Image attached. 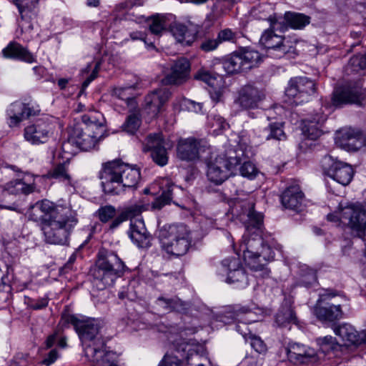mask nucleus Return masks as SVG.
<instances>
[{"instance_id":"c9c22d12","label":"nucleus","mask_w":366,"mask_h":366,"mask_svg":"<svg viewBox=\"0 0 366 366\" xmlns=\"http://www.w3.org/2000/svg\"><path fill=\"white\" fill-rule=\"evenodd\" d=\"M297 322V318L291 305L283 304L276 314L275 323L279 327H286L290 324H296Z\"/></svg>"},{"instance_id":"473e14b6","label":"nucleus","mask_w":366,"mask_h":366,"mask_svg":"<svg viewBox=\"0 0 366 366\" xmlns=\"http://www.w3.org/2000/svg\"><path fill=\"white\" fill-rule=\"evenodd\" d=\"M137 88V85L114 87L112 90V95L121 100L125 101L130 112H136L138 106L134 91Z\"/></svg>"},{"instance_id":"f8f14e48","label":"nucleus","mask_w":366,"mask_h":366,"mask_svg":"<svg viewBox=\"0 0 366 366\" xmlns=\"http://www.w3.org/2000/svg\"><path fill=\"white\" fill-rule=\"evenodd\" d=\"M65 321L74 327L81 342L94 340L99 332V323L95 319L79 318L69 315L65 317Z\"/></svg>"},{"instance_id":"a211bd4d","label":"nucleus","mask_w":366,"mask_h":366,"mask_svg":"<svg viewBox=\"0 0 366 366\" xmlns=\"http://www.w3.org/2000/svg\"><path fill=\"white\" fill-rule=\"evenodd\" d=\"M190 70L189 61L184 57L178 58L172 61L162 81L165 84L181 85L189 79Z\"/></svg>"},{"instance_id":"bf43d9fd","label":"nucleus","mask_w":366,"mask_h":366,"mask_svg":"<svg viewBox=\"0 0 366 366\" xmlns=\"http://www.w3.org/2000/svg\"><path fill=\"white\" fill-rule=\"evenodd\" d=\"M219 45L217 39L205 38L199 45V48L204 52H209L215 50Z\"/></svg>"},{"instance_id":"4c0bfd02","label":"nucleus","mask_w":366,"mask_h":366,"mask_svg":"<svg viewBox=\"0 0 366 366\" xmlns=\"http://www.w3.org/2000/svg\"><path fill=\"white\" fill-rule=\"evenodd\" d=\"M34 182L28 183L24 179L11 180L4 186V190L12 194H29L34 191Z\"/></svg>"},{"instance_id":"58836bf2","label":"nucleus","mask_w":366,"mask_h":366,"mask_svg":"<svg viewBox=\"0 0 366 366\" xmlns=\"http://www.w3.org/2000/svg\"><path fill=\"white\" fill-rule=\"evenodd\" d=\"M314 313L321 320L334 321L342 317V312L340 305L321 307L316 305Z\"/></svg>"},{"instance_id":"5fc2aeb1","label":"nucleus","mask_w":366,"mask_h":366,"mask_svg":"<svg viewBox=\"0 0 366 366\" xmlns=\"http://www.w3.org/2000/svg\"><path fill=\"white\" fill-rule=\"evenodd\" d=\"M238 34L230 29H224L219 31L217 39L219 44L224 41L235 43Z\"/></svg>"},{"instance_id":"6e6d98bb","label":"nucleus","mask_w":366,"mask_h":366,"mask_svg":"<svg viewBox=\"0 0 366 366\" xmlns=\"http://www.w3.org/2000/svg\"><path fill=\"white\" fill-rule=\"evenodd\" d=\"M239 172L242 177L252 179L257 176L258 171L252 162H246L240 167Z\"/></svg>"},{"instance_id":"774afa93","label":"nucleus","mask_w":366,"mask_h":366,"mask_svg":"<svg viewBox=\"0 0 366 366\" xmlns=\"http://www.w3.org/2000/svg\"><path fill=\"white\" fill-rule=\"evenodd\" d=\"M48 305V300L46 298H42L41 300H39L35 302L34 305H32V307L34 310H39L45 307Z\"/></svg>"},{"instance_id":"5701e85b","label":"nucleus","mask_w":366,"mask_h":366,"mask_svg":"<svg viewBox=\"0 0 366 366\" xmlns=\"http://www.w3.org/2000/svg\"><path fill=\"white\" fill-rule=\"evenodd\" d=\"M264 98V94L262 90L247 84L240 89L234 102L244 109H250L257 108Z\"/></svg>"},{"instance_id":"f257e3e1","label":"nucleus","mask_w":366,"mask_h":366,"mask_svg":"<svg viewBox=\"0 0 366 366\" xmlns=\"http://www.w3.org/2000/svg\"><path fill=\"white\" fill-rule=\"evenodd\" d=\"M254 200L248 197L245 199H236L230 206V212L233 216L239 217L244 222L246 232L242 237L240 245L246 264L254 271H262L268 275L269 271L265 268L266 262L274 259V252L269 246H262L260 253L254 252V243L262 244L260 238L263 225V215L254 209Z\"/></svg>"},{"instance_id":"69168bd1","label":"nucleus","mask_w":366,"mask_h":366,"mask_svg":"<svg viewBox=\"0 0 366 366\" xmlns=\"http://www.w3.org/2000/svg\"><path fill=\"white\" fill-rule=\"evenodd\" d=\"M99 64L97 63L92 73L90 76L83 82L82 87L86 88L88 85L97 77V74L99 70Z\"/></svg>"},{"instance_id":"de8ad7c7","label":"nucleus","mask_w":366,"mask_h":366,"mask_svg":"<svg viewBox=\"0 0 366 366\" xmlns=\"http://www.w3.org/2000/svg\"><path fill=\"white\" fill-rule=\"evenodd\" d=\"M221 268L222 272H226L227 277L229 274L242 268L241 259L237 257L225 258L222 261Z\"/></svg>"},{"instance_id":"603ef678","label":"nucleus","mask_w":366,"mask_h":366,"mask_svg":"<svg viewBox=\"0 0 366 366\" xmlns=\"http://www.w3.org/2000/svg\"><path fill=\"white\" fill-rule=\"evenodd\" d=\"M116 213L115 207L112 205L101 207L96 212L98 218L103 223L112 220L116 216Z\"/></svg>"},{"instance_id":"8fccbe9b","label":"nucleus","mask_w":366,"mask_h":366,"mask_svg":"<svg viewBox=\"0 0 366 366\" xmlns=\"http://www.w3.org/2000/svg\"><path fill=\"white\" fill-rule=\"evenodd\" d=\"M146 209L144 204L138 203L124 207L122 213L127 220L130 219L131 222L132 220L138 219V217H139L142 212L146 210Z\"/></svg>"},{"instance_id":"864d4df0","label":"nucleus","mask_w":366,"mask_h":366,"mask_svg":"<svg viewBox=\"0 0 366 366\" xmlns=\"http://www.w3.org/2000/svg\"><path fill=\"white\" fill-rule=\"evenodd\" d=\"M225 281L229 284L240 282L243 285H247V277L244 268L242 267L229 274V276L227 277Z\"/></svg>"},{"instance_id":"e2e57ef3","label":"nucleus","mask_w":366,"mask_h":366,"mask_svg":"<svg viewBox=\"0 0 366 366\" xmlns=\"http://www.w3.org/2000/svg\"><path fill=\"white\" fill-rule=\"evenodd\" d=\"M212 127H216V129L224 130L229 127V124L223 117L220 116H214L213 118Z\"/></svg>"},{"instance_id":"6e6552de","label":"nucleus","mask_w":366,"mask_h":366,"mask_svg":"<svg viewBox=\"0 0 366 366\" xmlns=\"http://www.w3.org/2000/svg\"><path fill=\"white\" fill-rule=\"evenodd\" d=\"M366 98V90L360 81L350 82L335 89L332 104L336 107L344 104L362 105Z\"/></svg>"},{"instance_id":"2eb2a0df","label":"nucleus","mask_w":366,"mask_h":366,"mask_svg":"<svg viewBox=\"0 0 366 366\" xmlns=\"http://www.w3.org/2000/svg\"><path fill=\"white\" fill-rule=\"evenodd\" d=\"M101 137L84 130V127L80 124H74L71 129L67 142L63 144L65 147L67 144H75L83 151L91 150L97 146Z\"/></svg>"},{"instance_id":"393cba45","label":"nucleus","mask_w":366,"mask_h":366,"mask_svg":"<svg viewBox=\"0 0 366 366\" xmlns=\"http://www.w3.org/2000/svg\"><path fill=\"white\" fill-rule=\"evenodd\" d=\"M327 119L322 109L315 111L302 120V132L309 139H316L322 134L321 127Z\"/></svg>"},{"instance_id":"c03bdc74","label":"nucleus","mask_w":366,"mask_h":366,"mask_svg":"<svg viewBox=\"0 0 366 366\" xmlns=\"http://www.w3.org/2000/svg\"><path fill=\"white\" fill-rule=\"evenodd\" d=\"M283 123L274 122L269 124L263 131V134L266 140L282 141L286 139V134L283 130Z\"/></svg>"},{"instance_id":"412c9836","label":"nucleus","mask_w":366,"mask_h":366,"mask_svg":"<svg viewBox=\"0 0 366 366\" xmlns=\"http://www.w3.org/2000/svg\"><path fill=\"white\" fill-rule=\"evenodd\" d=\"M285 350L288 360L295 365L314 363L319 359L317 351L308 345H288Z\"/></svg>"},{"instance_id":"bb28decb","label":"nucleus","mask_w":366,"mask_h":366,"mask_svg":"<svg viewBox=\"0 0 366 366\" xmlns=\"http://www.w3.org/2000/svg\"><path fill=\"white\" fill-rule=\"evenodd\" d=\"M129 236L139 247L147 248L151 246L152 237L147 232L142 218L131 221Z\"/></svg>"},{"instance_id":"4468645a","label":"nucleus","mask_w":366,"mask_h":366,"mask_svg":"<svg viewBox=\"0 0 366 366\" xmlns=\"http://www.w3.org/2000/svg\"><path fill=\"white\" fill-rule=\"evenodd\" d=\"M106 345H85L84 352L92 366H119L116 352L107 350Z\"/></svg>"},{"instance_id":"dca6fc26","label":"nucleus","mask_w":366,"mask_h":366,"mask_svg":"<svg viewBox=\"0 0 366 366\" xmlns=\"http://www.w3.org/2000/svg\"><path fill=\"white\" fill-rule=\"evenodd\" d=\"M337 143L347 152H357L366 147V134L354 128H345L339 132Z\"/></svg>"},{"instance_id":"7c9ffc66","label":"nucleus","mask_w":366,"mask_h":366,"mask_svg":"<svg viewBox=\"0 0 366 366\" xmlns=\"http://www.w3.org/2000/svg\"><path fill=\"white\" fill-rule=\"evenodd\" d=\"M334 331L342 341L348 342V343H366V330L359 333L350 324L340 325Z\"/></svg>"},{"instance_id":"13d9d810","label":"nucleus","mask_w":366,"mask_h":366,"mask_svg":"<svg viewBox=\"0 0 366 366\" xmlns=\"http://www.w3.org/2000/svg\"><path fill=\"white\" fill-rule=\"evenodd\" d=\"M194 79L202 81L209 86H212L216 79L208 71L201 69L194 75Z\"/></svg>"},{"instance_id":"2f4dec72","label":"nucleus","mask_w":366,"mask_h":366,"mask_svg":"<svg viewBox=\"0 0 366 366\" xmlns=\"http://www.w3.org/2000/svg\"><path fill=\"white\" fill-rule=\"evenodd\" d=\"M161 238L189 240L191 242L190 232L187 227L183 224H177L164 226L160 231Z\"/></svg>"},{"instance_id":"aec40b11","label":"nucleus","mask_w":366,"mask_h":366,"mask_svg":"<svg viewBox=\"0 0 366 366\" xmlns=\"http://www.w3.org/2000/svg\"><path fill=\"white\" fill-rule=\"evenodd\" d=\"M40 109L38 105L32 102L27 104L16 102L12 103L6 111L10 127H15L24 119H28L39 114Z\"/></svg>"},{"instance_id":"20e7f679","label":"nucleus","mask_w":366,"mask_h":366,"mask_svg":"<svg viewBox=\"0 0 366 366\" xmlns=\"http://www.w3.org/2000/svg\"><path fill=\"white\" fill-rule=\"evenodd\" d=\"M126 266L124 262L113 251L101 248L97 254L95 267L92 271L94 283L102 290L111 286L121 277Z\"/></svg>"},{"instance_id":"37998d69","label":"nucleus","mask_w":366,"mask_h":366,"mask_svg":"<svg viewBox=\"0 0 366 366\" xmlns=\"http://www.w3.org/2000/svg\"><path fill=\"white\" fill-rule=\"evenodd\" d=\"M285 19L295 29H302L310 23V17L301 13L287 12L285 15Z\"/></svg>"},{"instance_id":"4d7b16f0","label":"nucleus","mask_w":366,"mask_h":366,"mask_svg":"<svg viewBox=\"0 0 366 366\" xmlns=\"http://www.w3.org/2000/svg\"><path fill=\"white\" fill-rule=\"evenodd\" d=\"M305 274H302L301 283L305 287H310L317 281L316 272L307 267H305Z\"/></svg>"},{"instance_id":"a18cd8bd","label":"nucleus","mask_w":366,"mask_h":366,"mask_svg":"<svg viewBox=\"0 0 366 366\" xmlns=\"http://www.w3.org/2000/svg\"><path fill=\"white\" fill-rule=\"evenodd\" d=\"M175 188L177 187L173 183H168L162 194L152 202V207L154 209H161L165 205L169 204L172 199L173 191Z\"/></svg>"},{"instance_id":"b1692460","label":"nucleus","mask_w":366,"mask_h":366,"mask_svg":"<svg viewBox=\"0 0 366 366\" xmlns=\"http://www.w3.org/2000/svg\"><path fill=\"white\" fill-rule=\"evenodd\" d=\"M203 151L204 146L202 144V142L192 137L180 139L177 144V156L184 161L198 159Z\"/></svg>"},{"instance_id":"39448f33","label":"nucleus","mask_w":366,"mask_h":366,"mask_svg":"<svg viewBox=\"0 0 366 366\" xmlns=\"http://www.w3.org/2000/svg\"><path fill=\"white\" fill-rule=\"evenodd\" d=\"M263 312L261 309L257 308V311H253L246 307H239L237 310H228L224 312V315L219 317V321L223 324H229L233 321L244 322V324L242 326L236 325V330L239 332L244 338L245 341H254L261 342L260 337L252 334L246 326L247 324L255 322L259 320L262 317Z\"/></svg>"},{"instance_id":"ea45409f","label":"nucleus","mask_w":366,"mask_h":366,"mask_svg":"<svg viewBox=\"0 0 366 366\" xmlns=\"http://www.w3.org/2000/svg\"><path fill=\"white\" fill-rule=\"evenodd\" d=\"M157 303L165 310L178 312H184L189 307L187 302L181 300L177 297L172 298L159 297L157 300Z\"/></svg>"},{"instance_id":"0e129e2a","label":"nucleus","mask_w":366,"mask_h":366,"mask_svg":"<svg viewBox=\"0 0 366 366\" xmlns=\"http://www.w3.org/2000/svg\"><path fill=\"white\" fill-rule=\"evenodd\" d=\"M114 219L112 221L109 225L110 229H114L117 228L123 222L127 221L122 212L117 217H114Z\"/></svg>"},{"instance_id":"72a5a7b5","label":"nucleus","mask_w":366,"mask_h":366,"mask_svg":"<svg viewBox=\"0 0 366 366\" xmlns=\"http://www.w3.org/2000/svg\"><path fill=\"white\" fill-rule=\"evenodd\" d=\"M162 247L168 254L174 256H182L184 255L189 250L191 242L189 240H177L162 238Z\"/></svg>"},{"instance_id":"c85d7f7f","label":"nucleus","mask_w":366,"mask_h":366,"mask_svg":"<svg viewBox=\"0 0 366 366\" xmlns=\"http://www.w3.org/2000/svg\"><path fill=\"white\" fill-rule=\"evenodd\" d=\"M170 94L169 91L164 88L154 90L145 97V106L154 116H157L169 100Z\"/></svg>"},{"instance_id":"cd10ccee","label":"nucleus","mask_w":366,"mask_h":366,"mask_svg":"<svg viewBox=\"0 0 366 366\" xmlns=\"http://www.w3.org/2000/svg\"><path fill=\"white\" fill-rule=\"evenodd\" d=\"M2 55L6 59L22 61L29 64L36 61V58L26 47L16 41H11L3 50Z\"/></svg>"},{"instance_id":"0eeeda50","label":"nucleus","mask_w":366,"mask_h":366,"mask_svg":"<svg viewBox=\"0 0 366 366\" xmlns=\"http://www.w3.org/2000/svg\"><path fill=\"white\" fill-rule=\"evenodd\" d=\"M267 20L269 22V27L263 31L259 39L260 44L267 49L277 50L282 55L292 52V42L276 34L277 31H284L287 29L284 22L278 21L274 16H270Z\"/></svg>"},{"instance_id":"7ed1b4c3","label":"nucleus","mask_w":366,"mask_h":366,"mask_svg":"<svg viewBox=\"0 0 366 366\" xmlns=\"http://www.w3.org/2000/svg\"><path fill=\"white\" fill-rule=\"evenodd\" d=\"M104 192L119 194L125 188L135 187L140 179L139 169L114 160L103 164L99 173Z\"/></svg>"},{"instance_id":"052dcab7","label":"nucleus","mask_w":366,"mask_h":366,"mask_svg":"<svg viewBox=\"0 0 366 366\" xmlns=\"http://www.w3.org/2000/svg\"><path fill=\"white\" fill-rule=\"evenodd\" d=\"M66 337L64 335L62 331L59 330L48 337L46 343H66Z\"/></svg>"},{"instance_id":"338daca9","label":"nucleus","mask_w":366,"mask_h":366,"mask_svg":"<svg viewBox=\"0 0 366 366\" xmlns=\"http://www.w3.org/2000/svg\"><path fill=\"white\" fill-rule=\"evenodd\" d=\"M209 94H210V97H211V99L214 102H218L219 101H221V99L222 97V92L220 89H212L209 90Z\"/></svg>"},{"instance_id":"a19ab883","label":"nucleus","mask_w":366,"mask_h":366,"mask_svg":"<svg viewBox=\"0 0 366 366\" xmlns=\"http://www.w3.org/2000/svg\"><path fill=\"white\" fill-rule=\"evenodd\" d=\"M223 68L228 74H234L244 70V65L239 52H234L224 58L222 61Z\"/></svg>"},{"instance_id":"ddd939ff","label":"nucleus","mask_w":366,"mask_h":366,"mask_svg":"<svg viewBox=\"0 0 366 366\" xmlns=\"http://www.w3.org/2000/svg\"><path fill=\"white\" fill-rule=\"evenodd\" d=\"M171 145L162 138L161 133L150 134L147 136L144 146V151L151 152L152 160L159 166L163 167L168 162L167 147Z\"/></svg>"},{"instance_id":"f704fd0d","label":"nucleus","mask_w":366,"mask_h":366,"mask_svg":"<svg viewBox=\"0 0 366 366\" xmlns=\"http://www.w3.org/2000/svg\"><path fill=\"white\" fill-rule=\"evenodd\" d=\"M48 179H55L65 185H72V177L67 162L59 163L53 167L46 174Z\"/></svg>"},{"instance_id":"49530a36","label":"nucleus","mask_w":366,"mask_h":366,"mask_svg":"<svg viewBox=\"0 0 366 366\" xmlns=\"http://www.w3.org/2000/svg\"><path fill=\"white\" fill-rule=\"evenodd\" d=\"M149 27L151 33L159 35L166 27L165 17L157 14L148 19Z\"/></svg>"},{"instance_id":"4be33fe9","label":"nucleus","mask_w":366,"mask_h":366,"mask_svg":"<svg viewBox=\"0 0 366 366\" xmlns=\"http://www.w3.org/2000/svg\"><path fill=\"white\" fill-rule=\"evenodd\" d=\"M282 206L287 209L297 212L304 210L306 207V199L298 184L287 187L280 196Z\"/></svg>"},{"instance_id":"e433bc0d","label":"nucleus","mask_w":366,"mask_h":366,"mask_svg":"<svg viewBox=\"0 0 366 366\" xmlns=\"http://www.w3.org/2000/svg\"><path fill=\"white\" fill-rule=\"evenodd\" d=\"M38 1L39 0L14 1L22 20L29 21L36 16Z\"/></svg>"},{"instance_id":"9d476101","label":"nucleus","mask_w":366,"mask_h":366,"mask_svg":"<svg viewBox=\"0 0 366 366\" xmlns=\"http://www.w3.org/2000/svg\"><path fill=\"white\" fill-rule=\"evenodd\" d=\"M315 92V84L313 81L305 76H299L290 81L285 94L293 100V103L299 104L307 102Z\"/></svg>"},{"instance_id":"f03ea898","label":"nucleus","mask_w":366,"mask_h":366,"mask_svg":"<svg viewBox=\"0 0 366 366\" xmlns=\"http://www.w3.org/2000/svg\"><path fill=\"white\" fill-rule=\"evenodd\" d=\"M29 219L41 223L46 242L59 245L69 244V236L78 222L76 212L70 207L47 199L31 207Z\"/></svg>"},{"instance_id":"423d86ee","label":"nucleus","mask_w":366,"mask_h":366,"mask_svg":"<svg viewBox=\"0 0 366 366\" xmlns=\"http://www.w3.org/2000/svg\"><path fill=\"white\" fill-rule=\"evenodd\" d=\"M205 352L204 345H172L158 366H182L183 362L192 365V361L197 362Z\"/></svg>"},{"instance_id":"f3484780","label":"nucleus","mask_w":366,"mask_h":366,"mask_svg":"<svg viewBox=\"0 0 366 366\" xmlns=\"http://www.w3.org/2000/svg\"><path fill=\"white\" fill-rule=\"evenodd\" d=\"M324 164L328 165L326 170L328 177L344 186L348 185L351 182L354 169L350 164L334 160L331 157H325Z\"/></svg>"},{"instance_id":"9b49d317","label":"nucleus","mask_w":366,"mask_h":366,"mask_svg":"<svg viewBox=\"0 0 366 366\" xmlns=\"http://www.w3.org/2000/svg\"><path fill=\"white\" fill-rule=\"evenodd\" d=\"M53 129V125L49 119L42 117L25 127L24 137L31 144H44L47 142L52 134Z\"/></svg>"},{"instance_id":"3c124183","label":"nucleus","mask_w":366,"mask_h":366,"mask_svg":"<svg viewBox=\"0 0 366 366\" xmlns=\"http://www.w3.org/2000/svg\"><path fill=\"white\" fill-rule=\"evenodd\" d=\"M366 69V54L362 55H355L350 58L347 66V71L357 72L360 69Z\"/></svg>"},{"instance_id":"6ab92c4d","label":"nucleus","mask_w":366,"mask_h":366,"mask_svg":"<svg viewBox=\"0 0 366 366\" xmlns=\"http://www.w3.org/2000/svg\"><path fill=\"white\" fill-rule=\"evenodd\" d=\"M232 164L223 156H217L207 163V175L209 181L220 184L229 176Z\"/></svg>"},{"instance_id":"680f3d73","label":"nucleus","mask_w":366,"mask_h":366,"mask_svg":"<svg viewBox=\"0 0 366 366\" xmlns=\"http://www.w3.org/2000/svg\"><path fill=\"white\" fill-rule=\"evenodd\" d=\"M59 357V353L56 349L51 350L42 360V364L46 366L52 365Z\"/></svg>"},{"instance_id":"09e8293b","label":"nucleus","mask_w":366,"mask_h":366,"mask_svg":"<svg viewBox=\"0 0 366 366\" xmlns=\"http://www.w3.org/2000/svg\"><path fill=\"white\" fill-rule=\"evenodd\" d=\"M140 124V116L139 113L134 112L127 117L124 124L122 125V128L124 131L133 134L139 128Z\"/></svg>"},{"instance_id":"c756f323","label":"nucleus","mask_w":366,"mask_h":366,"mask_svg":"<svg viewBox=\"0 0 366 366\" xmlns=\"http://www.w3.org/2000/svg\"><path fill=\"white\" fill-rule=\"evenodd\" d=\"M199 28H189L181 23H174L170 26V32L177 42L183 46H190L195 40Z\"/></svg>"},{"instance_id":"1a4fd4ad","label":"nucleus","mask_w":366,"mask_h":366,"mask_svg":"<svg viewBox=\"0 0 366 366\" xmlns=\"http://www.w3.org/2000/svg\"><path fill=\"white\" fill-rule=\"evenodd\" d=\"M340 222L362 238L366 229V209L360 204L348 205L341 210Z\"/></svg>"},{"instance_id":"a878e982","label":"nucleus","mask_w":366,"mask_h":366,"mask_svg":"<svg viewBox=\"0 0 366 366\" xmlns=\"http://www.w3.org/2000/svg\"><path fill=\"white\" fill-rule=\"evenodd\" d=\"M105 119L102 113L98 111H90L81 116V122L75 124H80L84 127L88 133L91 132L102 137L104 131Z\"/></svg>"},{"instance_id":"79ce46f5","label":"nucleus","mask_w":366,"mask_h":366,"mask_svg":"<svg viewBox=\"0 0 366 366\" xmlns=\"http://www.w3.org/2000/svg\"><path fill=\"white\" fill-rule=\"evenodd\" d=\"M239 54L244 65V70L245 71L257 66L262 61L260 54L254 49H244L239 51Z\"/></svg>"}]
</instances>
